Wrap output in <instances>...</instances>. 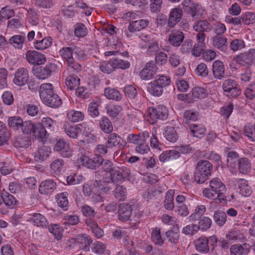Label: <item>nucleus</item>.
Instances as JSON below:
<instances>
[{"label": "nucleus", "mask_w": 255, "mask_h": 255, "mask_svg": "<svg viewBox=\"0 0 255 255\" xmlns=\"http://www.w3.org/2000/svg\"><path fill=\"white\" fill-rule=\"evenodd\" d=\"M171 82L170 78L164 75H158L155 79L148 83L147 90L153 96L159 97L163 93V89Z\"/></svg>", "instance_id": "1"}, {"label": "nucleus", "mask_w": 255, "mask_h": 255, "mask_svg": "<svg viewBox=\"0 0 255 255\" xmlns=\"http://www.w3.org/2000/svg\"><path fill=\"white\" fill-rule=\"evenodd\" d=\"M212 170V164L207 160L198 162L194 173L195 180L199 183H203L211 175Z\"/></svg>", "instance_id": "2"}, {"label": "nucleus", "mask_w": 255, "mask_h": 255, "mask_svg": "<svg viewBox=\"0 0 255 255\" xmlns=\"http://www.w3.org/2000/svg\"><path fill=\"white\" fill-rule=\"evenodd\" d=\"M123 180L122 173L121 170H115L111 174V179L109 181H97L95 185L98 188L101 192L107 193L112 189L111 184Z\"/></svg>", "instance_id": "3"}, {"label": "nucleus", "mask_w": 255, "mask_h": 255, "mask_svg": "<svg viewBox=\"0 0 255 255\" xmlns=\"http://www.w3.org/2000/svg\"><path fill=\"white\" fill-rule=\"evenodd\" d=\"M233 61L246 67L255 64V49H250L248 51L236 56L234 57Z\"/></svg>", "instance_id": "4"}, {"label": "nucleus", "mask_w": 255, "mask_h": 255, "mask_svg": "<svg viewBox=\"0 0 255 255\" xmlns=\"http://www.w3.org/2000/svg\"><path fill=\"white\" fill-rule=\"evenodd\" d=\"M222 88L224 95L230 98H236L241 93L236 82L232 79L225 80L222 85Z\"/></svg>", "instance_id": "5"}, {"label": "nucleus", "mask_w": 255, "mask_h": 255, "mask_svg": "<svg viewBox=\"0 0 255 255\" xmlns=\"http://www.w3.org/2000/svg\"><path fill=\"white\" fill-rule=\"evenodd\" d=\"M103 158L96 155L93 158H90L86 155H81L77 160V163L79 166L82 165L89 169H96L102 164Z\"/></svg>", "instance_id": "6"}, {"label": "nucleus", "mask_w": 255, "mask_h": 255, "mask_svg": "<svg viewBox=\"0 0 255 255\" xmlns=\"http://www.w3.org/2000/svg\"><path fill=\"white\" fill-rule=\"evenodd\" d=\"M210 186L212 190L218 194L216 200L221 202L225 199L224 194L226 192V188L221 179L218 178H213L210 181Z\"/></svg>", "instance_id": "7"}, {"label": "nucleus", "mask_w": 255, "mask_h": 255, "mask_svg": "<svg viewBox=\"0 0 255 255\" xmlns=\"http://www.w3.org/2000/svg\"><path fill=\"white\" fill-rule=\"evenodd\" d=\"M57 69V65L54 63L47 64L44 67H39L33 68V75L39 79H45L49 77L51 73Z\"/></svg>", "instance_id": "8"}, {"label": "nucleus", "mask_w": 255, "mask_h": 255, "mask_svg": "<svg viewBox=\"0 0 255 255\" xmlns=\"http://www.w3.org/2000/svg\"><path fill=\"white\" fill-rule=\"evenodd\" d=\"M27 61L31 65H42L46 61V58L43 54L35 50H28L25 54Z\"/></svg>", "instance_id": "9"}, {"label": "nucleus", "mask_w": 255, "mask_h": 255, "mask_svg": "<svg viewBox=\"0 0 255 255\" xmlns=\"http://www.w3.org/2000/svg\"><path fill=\"white\" fill-rule=\"evenodd\" d=\"M53 149L55 151L60 152V154L63 157H69L73 154V150L70 144L63 139L57 140Z\"/></svg>", "instance_id": "10"}, {"label": "nucleus", "mask_w": 255, "mask_h": 255, "mask_svg": "<svg viewBox=\"0 0 255 255\" xmlns=\"http://www.w3.org/2000/svg\"><path fill=\"white\" fill-rule=\"evenodd\" d=\"M28 80L29 74L26 69L21 68L16 71L13 80L14 84L18 86H22L26 85Z\"/></svg>", "instance_id": "11"}, {"label": "nucleus", "mask_w": 255, "mask_h": 255, "mask_svg": "<svg viewBox=\"0 0 255 255\" xmlns=\"http://www.w3.org/2000/svg\"><path fill=\"white\" fill-rule=\"evenodd\" d=\"M207 95L208 92L205 89L198 86L195 87L188 94V102L191 103L198 100H202L205 98Z\"/></svg>", "instance_id": "12"}, {"label": "nucleus", "mask_w": 255, "mask_h": 255, "mask_svg": "<svg viewBox=\"0 0 255 255\" xmlns=\"http://www.w3.org/2000/svg\"><path fill=\"white\" fill-rule=\"evenodd\" d=\"M157 71L156 64L154 62H149L146 64L140 71L139 76L142 80H149L152 78Z\"/></svg>", "instance_id": "13"}, {"label": "nucleus", "mask_w": 255, "mask_h": 255, "mask_svg": "<svg viewBox=\"0 0 255 255\" xmlns=\"http://www.w3.org/2000/svg\"><path fill=\"white\" fill-rule=\"evenodd\" d=\"M149 115L153 123L157 120H164L167 117V109L163 106H159L156 108H149Z\"/></svg>", "instance_id": "14"}, {"label": "nucleus", "mask_w": 255, "mask_h": 255, "mask_svg": "<svg viewBox=\"0 0 255 255\" xmlns=\"http://www.w3.org/2000/svg\"><path fill=\"white\" fill-rule=\"evenodd\" d=\"M56 188V183L53 179L43 181L39 186V192L41 194H49Z\"/></svg>", "instance_id": "15"}, {"label": "nucleus", "mask_w": 255, "mask_h": 255, "mask_svg": "<svg viewBox=\"0 0 255 255\" xmlns=\"http://www.w3.org/2000/svg\"><path fill=\"white\" fill-rule=\"evenodd\" d=\"M183 11L181 8L179 7L173 8L170 13L168 25L170 27L175 26L180 20Z\"/></svg>", "instance_id": "16"}, {"label": "nucleus", "mask_w": 255, "mask_h": 255, "mask_svg": "<svg viewBox=\"0 0 255 255\" xmlns=\"http://www.w3.org/2000/svg\"><path fill=\"white\" fill-rule=\"evenodd\" d=\"M205 38V35L204 33H198L197 35V40L198 43L194 45V47L192 49V55L196 57L199 56L204 47V41Z\"/></svg>", "instance_id": "17"}, {"label": "nucleus", "mask_w": 255, "mask_h": 255, "mask_svg": "<svg viewBox=\"0 0 255 255\" xmlns=\"http://www.w3.org/2000/svg\"><path fill=\"white\" fill-rule=\"evenodd\" d=\"M27 221L32 222L37 227H45L48 225V222L45 217L40 213H33L30 215Z\"/></svg>", "instance_id": "18"}, {"label": "nucleus", "mask_w": 255, "mask_h": 255, "mask_svg": "<svg viewBox=\"0 0 255 255\" xmlns=\"http://www.w3.org/2000/svg\"><path fill=\"white\" fill-rule=\"evenodd\" d=\"M228 39L223 35H216L212 40V45L218 49L224 51L227 49Z\"/></svg>", "instance_id": "19"}, {"label": "nucleus", "mask_w": 255, "mask_h": 255, "mask_svg": "<svg viewBox=\"0 0 255 255\" xmlns=\"http://www.w3.org/2000/svg\"><path fill=\"white\" fill-rule=\"evenodd\" d=\"M227 155V164L232 173L235 172V168L237 166V162L238 161V154L233 151L227 150L225 152Z\"/></svg>", "instance_id": "20"}, {"label": "nucleus", "mask_w": 255, "mask_h": 255, "mask_svg": "<svg viewBox=\"0 0 255 255\" xmlns=\"http://www.w3.org/2000/svg\"><path fill=\"white\" fill-rule=\"evenodd\" d=\"M132 209L130 205L123 203L120 205L119 211V218L121 221L125 222L128 220L130 217Z\"/></svg>", "instance_id": "21"}, {"label": "nucleus", "mask_w": 255, "mask_h": 255, "mask_svg": "<svg viewBox=\"0 0 255 255\" xmlns=\"http://www.w3.org/2000/svg\"><path fill=\"white\" fill-rule=\"evenodd\" d=\"M143 40L147 43L148 49L146 52L149 54H154L159 50L158 43L156 40L151 38L150 36H145Z\"/></svg>", "instance_id": "22"}, {"label": "nucleus", "mask_w": 255, "mask_h": 255, "mask_svg": "<svg viewBox=\"0 0 255 255\" xmlns=\"http://www.w3.org/2000/svg\"><path fill=\"white\" fill-rule=\"evenodd\" d=\"M212 71L215 78L221 79L223 78L225 72V67L223 63L220 60L215 61L212 65Z\"/></svg>", "instance_id": "23"}, {"label": "nucleus", "mask_w": 255, "mask_h": 255, "mask_svg": "<svg viewBox=\"0 0 255 255\" xmlns=\"http://www.w3.org/2000/svg\"><path fill=\"white\" fill-rule=\"evenodd\" d=\"M148 24L149 21L147 19L135 20L129 24L128 29L129 32L133 33L146 28Z\"/></svg>", "instance_id": "24"}, {"label": "nucleus", "mask_w": 255, "mask_h": 255, "mask_svg": "<svg viewBox=\"0 0 255 255\" xmlns=\"http://www.w3.org/2000/svg\"><path fill=\"white\" fill-rule=\"evenodd\" d=\"M63 129L65 133L70 138H76L79 135L78 127L73 125L69 122H65L63 125Z\"/></svg>", "instance_id": "25"}, {"label": "nucleus", "mask_w": 255, "mask_h": 255, "mask_svg": "<svg viewBox=\"0 0 255 255\" xmlns=\"http://www.w3.org/2000/svg\"><path fill=\"white\" fill-rule=\"evenodd\" d=\"M236 183L238 184L240 193L243 196L247 197L252 194V190L251 187L248 185L247 180L240 178L237 179Z\"/></svg>", "instance_id": "26"}, {"label": "nucleus", "mask_w": 255, "mask_h": 255, "mask_svg": "<svg viewBox=\"0 0 255 255\" xmlns=\"http://www.w3.org/2000/svg\"><path fill=\"white\" fill-rule=\"evenodd\" d=\"M209 241L207 238L201 237L194 241L196 250L202 253H206L209 250Z\"/></svg>", "instance_id": "27"}, {"label": "nucleus", "mask_w": 255, "mask_h": 255, "mask_svg": "<svg viewBox=\"0 0 255 255\" xmlns=\"http://www.w3.org/2000/svg\"><path fill=\"white\" fill-rule=\"evenodd\" d=\"M123 139L117 133H113L110 134L106 141V144L109 148H112L114 147H120L123 144Z\"/></svg>", "instance_id": "28"}, {"label": "nucleus", "mask_w": 255, "mask_h": 255, "mask_svg": "<svg viewBox=\"0 0 255 255\" xmlns=\"http://www.w3.org/2000/svg\"><path fill=\"white\" fill-rule=\"evenodd\" d=\"M184 39L183 33L179 30L172 31L169 37V42L174 46H179Z\"/></svg>", "instance_id": "29"}, {"label": "nucleus", "mask_w": 255, "mask_h": 255, "mask_svg": "<svg viewBox=\"0 0 255 255\" xmlns=\"http://www.w3.org/2000/svg\"><path fill=\"white\" fill-rule=\"evenodd\" d=\"M50 153V147L43 146L35 152L34 154V159L36 161H43L49 157Z\"/></svg>", "instance_id": "30"}, {"label": "nucleus", "mask_w": 255, "mask_h": 255, "mask_svg": "<svg viewBox=\"0 0 255 255\" xmlns=\"http://www.w3.org/2000/svg\"><path fill=\"white\" fill-rule=\"evenodd\" d=\"M43 103L52 108H57L62 104L61 99L55 94L41 100Z\"/></svg>", "instance_id": "31"}, {"label": "nucleus", "mask_w": 255, "mask_h": 255, "mask_svg": "<svg viewBox=\"0 0 255 255\" xmlns=\"http://www.w3.org/2000/svg\"><path fill=\"white\" fill-rule=\"evenodd\" d=\"M174 193V190L171 189L168 190L165 194L163 204L164 208L167 210L172 211L174 208V204L173 202V196Z\"/></svg>", "instance_id": "32"}, {"label": "nucleus", "mask_w": 255, "mask_h": 255, "mask_svg": "<svg viewBox=\"0 0 255 255\" xmlns=\"http://www.w3.org/2000/svg\"><path fill=\"white\" fill-rule=\"evenodd\" d=\"M180 152L176 150H169L163 151L159 156V160L165 162L175 159L180 157Z\"/></svg>", "instance_id": "33"}, {"label": "nucleus", "mask_w": 255, "mask_h": 255, "mask_svg": "<svg viewBox=\"0 0 255 255\" xmlns=\"http://www.w3.org/2000/svg\"><path fill=\"white\" fill-rule=\"evenodd\" d=\"M190 132L193 136L198 138H202L205 134L206 129L204 126L201 125H191L189 127Z\"/></svg>", "instance_id": "34"}, {"label": "nucleus", "mask_w": 255, "mask_h": 255, "mask_svg": "<svg viewBox=\"0 0 255 255\" xmlns=\"http://www.w3.org/2000/svg\"><path fill=\"white\" fill-rule=\"evenodd\" d=\"M67 117L70 121L76 123L83 121L85 118V115L81 111L69 110L67 111Z\"/></svg>", "instance_id": "35"}, {"label": "nucleus", "mask_w": 255, "mask_h": 255, "mask_svg": "<svg viewBox=\"0 0 255 255\" xmlns=\"http://www.w3.org/2000/svg\"><path fill=\"white\" fill-rule=\"evenodd\" d=\"M179 228L174 227L172 230L166 232L165 236L168 242L172 244H176L179 242Z\"/></svg>", "instance_id": "36"}, {"label": "nucleus", "mask_w": 255, "mask_h": 255, "mask_svg": "<svg viewBox=\"0 0 255 255\" xmlns=\"http://www.w3.org/2000/svg\"><path fill=\"white\" fill-rule=\"evenodd\" d=\"M193 29L200 33H203L204 31H210L212 30V26L206 20H199L195 23Z\"/></svg>", "instance_id": "37"}, {"label": "nucleus", "mask_w": 255, "mask_h": 255, "mask_svg": "<svg viewBox=\"0 0 255 255\" xmlns=\"http://www.w3.org/2000/svg\"><path fill=\"white\" fill-rule=\"evenodd\" d=\"M54 94L52 85L50 83L42 84L40 87L39 95L41 100Z\"/></svg>", "instance_id": "38"}, {"label": "nucleus", "mask_w": 255, "mask_h": 255, "mask_svg": "<svg viewBox=\"0 0 255 255\" xmlns=\"http://www.w3.org/2000/svg\"><path fill=\"white\" fill-rule=\"evenodd\" d=\"M111 65L113 69H127L129 67L130 63L128 61L122 59L112 58L110 59Z\"/></svg>", "instance_id": "39"}, {"label": "nucleus", "mask_w": 255, "mask_h": 255, "mask_svg": "<svg viewBox=\"0 0 255 255\" xmlns=\"http://www.w3.org/2000/svg\"><path fill=\"white\" fill-rule=\"evenodd\" d=\"M64 165L62 159H56L53 161L50 164L51 172L55 175H59L62 172Z\"/></svg>", "instance_id": "40"}, {"label": "nucleus", "mask_w": 255, "mask_h": 255, "mask_svg": "<svg viewBox=\"0 0 255 255\" xmlns=\"http://www.w3.org/2000/svg\"><path fill=\"white\" fill-rule=\"evenodd\" d=\"M25 40L24 35H14L9 39V43L15 48L21 49Z\"/></svg>", "instance_id": "41"}, {"label": "nucleus", "mask_w": 255, "mask_h": 255, "mask_svg": "<svg viewBox=\"0 0 255 255\" xmlns=\"http://www.w3.org/2000/svg\"><path fill=\"white\" fill-rule=\"evenodd\" d=\"M52 39L49 37H45L41 40L37 39L33 43L34 47L37 50H42L46 49L51 46Z\"/></svg>", "instance_id": "42"}, {"label": "nucleus", "mask_w": 255, "mask_h": 255, "mask_svg": "<svg viewBox=\"0 0 255 255\" xmlns=\"http://www.w3.org/2000/svg\"><path fill=\"white\" fill-rule=\"evenodd\" d=\"M30 137L25 134H22L17 137L14 142L16 147H27L30 144Z\"/></svg>", "instance_id": "43"}, {"label": "nucleus", "mask_w": 255, "mask_h": 255, "mask_svg": "<svg viewBox=\"0 0 255 255\" xmlns=\"http://www.w3.org/2000/svg\"><path fill=\"white\" fill-rule=\"evenodd\" d=\"M8 124L10 128L14 130H21L23 121L19 117H11L8 119Z\"/></svg>", "instance_id": "44"}, {"label": "nucleus", "mask_w": 255, "mask_h": 255, "mask_svg": "<svg viewBox=\"0 0 255 255\" xmlns=\"http://www.w3.org/2000/svg\"><path fill=\"white\" fill-rule=\"evenodd\" d=\"M104 95L109 99L120 101L122 99V95L120 92L118 90L110 87L105 89Z\"/></svg>", "instance_id": "45"}, {"label": "nucleus", "mask_w": 255, "mask_h": 255, "mask_svg": "<svg viewBox=\"0 0 255 255\" xmlns=\"http://www.w3.org/2000/svg\"><path fill=\"white\" fill-rule=\"evenodd\" d=\"M164 137L170 142H175L178 138V135L174 128L167 127L164 132Z\"/></svg>", "instance_id": "46"}, {"label": "nucleus", "mask_w": 255, "mask_h": 255, "mask_svg": "<svg viewBox=\"0 0 255 255\" xmlns=\"http://www.w3.org/2000/svg\"><path fill=\"white\" fill-rule=\"evenodd\" d=\"M65 84L70 90H76L80 85V79L75 76H69L66 79Z\"/></svg>", "instance_id": "47"}, {"label": "nucleus", "mask_w": 255, "mask_h": 255, "mask_svg": "<svg viewBox=\"0 0 255 255\" xmlns=\"http://www.w3.org/2000/svg\"><path fill=\"white\" fill-rule=\"evenodd\" d=\"M156 134V130L155 128H153L152 129V136L150 139V146L152 148L155 149L156 151H160L163 149L164 145L159 142Z\"/></svg>", "instance_id": "48"}, {"label": "nucleus", "mask_w": 255, "mask_h": 255, "mask_svg": "<svg viewBox=\"0 0 255 255\" xmlns=\"http://www.w3.org/2000/svg\"><path fill=\"white\" fill-rule=\"evenodd\" d=\"M59 54L61 57L67 62H70L74 59L73 57V50L72 47H63L59 51Z\"/></svg>", "instance_id": "49"}, {"label": "nucleus", "mask_w": 255, "mask_h": 255, "mask_svg": "<svg viewBox=\"0 0 255 255\" xmlns=\"http://www.w3.org/2000/svg\"><path fill=\"white\" fill-rule=\"evenodd\" d=\"M79 134L88 136L92 131L91 124L88 122H83L77 125Z\"/></svg>", "instance_id": "50"}, {"label": "nucleus", "mask_w": 255, "mask_h": 255, "mask_svg": "<svg viewBox=\"0 0 255 255\" xmlns=\"http://www.w3.org/2000/svg\"><path fill=\"white\" fill-rule=\"evenodd\" d=\"M246 47V43L242 39L236 38L231 41L230 48L231 50L235 52L241 50Z\"/></svg>", "instance_id": "51"}, {"label": "nucleus", "mask_w": 255, "mask_h": 255, "mask_svg": "<svg viewBox=\"0 0 255 255\" xmlns=\"http://www.w3.org/2000/svg\"><path fill=\"white\" fill-rule=\"evenodd\" d=\"M99 126L101 129L106 133L112 131L113 128L111 121L106 117H103L99 121Z\"/></svg>", "instance_id": "52"}, {"label": "nucleus", "mask_w": 255, "mask_h": 255, "mask_svg": "<svg viewBox=\"0 0 255 255\" xmlns=\"http://www.w3.org/2000/svg\"><path fill=\"white\" fill-rule=\"evenodd\" d=\"M213 218L215 223L219 226H223L227 220L226 214L220 211H217L214 213Z\"/></svg>", "instance_id": "53"}, {"label": "nucleus", "mask_w": 255, "mask_h": 255, "mask_svg": "<svg viewBox=\"0 0 255 255\" xmlns=\"http://www.w3.org/2000/svg\"><path fill=\"white\" fill-rule=\"evenodd\" d=\"M14 12L9 6L2 7L0 10V21L5 20L13 16Z\"/></svg>", "instance_id": "54"}, {"label": "nucleus", "mask_w": 255, "mask_h": 255, "mask_svg": "<svg viewBox=\"0 0 255 255\" xmlns=\"http://www.w3.org/2000/svg\"><path fill=\"white\" fill-rule=\"evenodd\" d=\"M251 168V163L247 158H242L238 160V169L242 173H246Z\"/></svg>", "instance_id": "55"}, {"label": "nucleus", "mask_w": 255, "mask_h": 255, "mask_svg": "<svg viewBox=\"0 0 255 255\" xmlns=\"http://www.w3.org/2000/svg\"><path fill=\"white\" fill-rule=\"evenodd\" d=\"M107 114L111 117H116L122 111L121 106L118 105L110 104L106 107Z\"/></svg>", "instance_id": "56"}, {"label": "nucleus", "mask_w": 255, "mask_h": 255, "mask_svg": "<svg viewBox=\"0 0 255 255\" xmlns=\"http://www.w3.org/2000/svg\"><path fill=\"white\" fill-rule=\"evenodd\" d=\"M36 125L30 121H26L23 122L21 130L24 134L33 133L34 130H35Z\"/></svg>", "instance_id": "57"}, {"label": "nucleus", "mask_w": 255, "mask_h": 255, "mask_svg": "<svg viewBox=\"0 0 255 255\" xmlns=\"http://www.w3.org/2000/svg\"><path fill=\"white\" fill-rule=\"evenodd\" d=\"M78 248H82L89 246L91 243V239L88 235H80L77 238Z\"/></svg>", "instance_id": "58"}, {"label": "nucleus", "mask_w": 255, "mask_h": 255, "mask_svg": "<svg viewBox=\"0 0 255 255\" xmlns=\"http://www.w3.org/2000/svg\"><path fill=\"white\" fill-rule=\"evenodd\" d=\"M191 16L194 19H197L201 16L203 13V9L200 4H194L189 10Z\"/></svg>", "instance_id": "59"}, {"label": "nucleus", "mask_w": 255, "mask_h": 255, "mask_svg": "<svg viewBox=\"0 0 255 255\" xmlns=\"http://www.w3.org/2000/svg\"><path fill=\"white\" fill-rule=\"evenodd\" d=\"M114 194L119 200H124L127 195V189L123 186H117L114 191Z\"/></svg>", "instance_id": "60"}, {"label": "nucleus", "mask_w": 255, "mask_h": 255, "mask_svg": "<svg viewBox=\"0 0 255 255\" xmlns=\"http://www.w3.org/2000/svg\"><path fill=\"white\" fill-rule=\"evenodd\" d=\"M242 21L245 24L255 23V13L253 12H247L242 15Z\"/></svg>", "instance_id": "61"}, {"label": "nucleus", "mask_w": 255, "mask_h": 255, "mask_svg": "<svg viewBox=\"0 0 255 255\" xmlns=\"http://www.w3.org/2000/svg\"><path fill=\"white\" fill-rule=\"evenodd\" d=\"M87 29L83 23H80L76 25L75 28V35L76 37H83L87 35Z\"/></svg>", "instance_id": "62"}, {"label": "nucleus", "mask_w": 255, "mask_h": 255, "mask_svg": "<svg viewBox=\"0 0 255 255\" xmlns=\"http://www.w3.org/2000/svg\"><path fill=\"white\" fill-rule=\"evenodd\" d=\"M67 192H63L58 194L56 197L57 202L59 206L65 208L68 205Z\"/></svg>", "instance_id": "63"}, {"label": "nucleus", "mask_w": 255, "mask_h": 255, "mask_svg": "<svg viewBox=\"0 0 255 255\" xmlns=\"http://www.w3.org/2000/svg\"><path fill=\"white\" fill-rule=\"evenodd\" d=\"M49 231L57 240H59L62 238L63 230L59 225H51L49 228Z\"/></svg>", "instance_id": "64"}]
</instances>
